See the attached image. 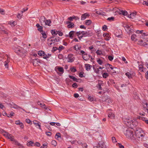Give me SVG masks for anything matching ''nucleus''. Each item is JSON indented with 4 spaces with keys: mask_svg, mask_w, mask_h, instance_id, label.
<instances>
[{
    "mask_svg": "<svg viewBox=\"0 0 148 148\" xmlns=\"http://www.w3.org/2000/svg\"><path fill=\"white\" fill-rule=\"evenodd\" d=\"M43 27L42 26H41L38 23V30L40 32H41L43 31Z\"/></svg>",
    "mask_w": 148,
    "mask_h": 148,
    "instance_id": "nucleus-31",
    "label": "nucleus"
},
{
    "mask_svg": "<svg viewBox=\"0 0 148 148\" xmlns=\"http://www.w3.org/2000/svg\"><path fill=\"white\" fill-rule=\"evenodd\" d=\"M143 4L144 5H146L147 6H148V1H144L143 2Z\"/></svg>",
    "mask_w": 148,
    "mask_h": 148,
    "instance_id": "nucleus-64",
    "label": "nucleus"
},
{
    "mask_svg": "<svg viewBox=\"0 0 148 148\" xmlns=\"http://www.w3.org/2000/svg\"><path fill=\"white\" fill-rule=\"evenodd\" d=\"M38 54L40 56H44L45 55V52L44 51L41 50L39 51L38 52Z\"/></svg>",
    "mask_w": 148,
    "mask_h": 148,
    "instance_id": "nucleus-25",
    "label": "nucleus"
},
{
    "mask_svg": "<svg viewBox=\"0 0 148 148\" xmlns=\"http://www.w3.org/2000/svg\"><path fill=\"white\" fill-rule=\"evenodd\" d=\"M3 135L7 138L8 139L13 142V143L15 145H19V144L18 142L14 138V136L6 132H4L3 133Z\"/></svg>",
    "mask_w": 148,
    "mask_h": 148,
    "instance_id": "nucleus-5",
    "label": "nucleus"
},
{
    "mask_svg": "<svg viewBox=\"0 0 148 148\" xmlns=\"http://www.w3.org/2000/svg\"><path fill=\"white\" fill-rule=\"evenodd\" d=\"M46 18L44 16H41L39 18V22L41 25H43L45 22Z\"/></svg>",
    "mask_w": 148,
    "mask_h": 148,
    "instance_id": "nucleus-17",
    "label": "nucleus"
},
{
    "mask_svg": "<svg viewBox=\"0 0 148 148\" xmlns=\"http://www.w3.org/2000/svg\"><path fill=\"white\" fill-rule=\"evenodd\" d=\"M124 133L126 136L128 138L134 140V135L133 131L130 128L124 130Z\"/></svg>",
    "mask_w": 148,
    "mask_h": 148,
    "instance_id": "nucleus-2",
    "label": "nucleus"
},
{
    "mask_svg": "<svg viewBox=\"0 0 148 148\" xmlns=\"http://www.w3.org/2000/svg\"><path fill=\"white\" fill-rule=\"evenodd\" d=\"M101 84H102L101 83H99L98 84L99 88V90H102V88L101 87Z\"/></svg>",
    "mask_w": 148,
    "mask_h": 148,
    "instance_id": "nucleus-63",
    "label": "nucleus"
},
{
    "mask_svg": "<svg viewBox=\"0 0 148 148\" xmlns=\"http://www.w3.org/2000/svg\"><path fill=\"white\" fill-rule=\"evenodd\" d=\"M143 106L145 109H146L148 111V105L147 103H144Z\"/></svg>",
    "mask_w": 148,
    "mask_h": 148,
    "instance_id": "nucleus-42",
    "label": "nucleus"
},
{
    "mask_svg": "<svg viewBox=\"0 0 148 148\" xmlns=\"http://www.w3.org/2000/svg\"><path fill=\"white\" fill-rule=\"evenodd\" d=\"M42 37L43 38H47V35L45 32V33H43L42 35Z\"/></svg>",
    "mask_w": 148,
    "mask_h": 148,
    "instance_id": "nucleus-61",
    "label": "nucleus"
},
{
    "mask_svg": "<svg viewBox=\"0 0 148 148\" xmlns=\"http://www.w3.org/2000/svg\"><path fill=\"white\" fill-rule=\"evenodd\" d=\"M58 57L59 59H62L63 58V56L61 54H59L58 56Z\"/></svg>",
    "mask_w": 148,
    "mask_h": 148,
    "instance_id": "nucleus-58",
    "label": "nucleus"
},
{
    "mask_svg": "<svg viewBox=\"0 0 148 148\" xmlns=\"http://www.w3.org/2000/svg\"><path fill=\"white\" fill-rule=\"evenodd\" d=\"M102 28L103 30L104 31H106L108 29L106 25H103Z\"/></svg>",
    "mask_w": 148,
    "mask_h": 148,
    "instance_id": "nucleus-48",
    "label": "nucleus"
},
{
    "mask_svg": "<svg viewBox=\"0 0 148 148\" xmlns=\"http://www.w3.org/2000/svg\"><path fill=\"white\" fill-rule=\"evenodd\" d=\"M47 143H44L42 145L40 148H47Z\"/></svg>",
    "mask_w": 148,
    "mask_h": 148,
    "instance_id": "nucleus-49",
    "label": "nucleus"
},
{
    "mask_svg": "<svg viewBox=\"0 0 148 148\" xmlns=\"http://www.w3.org/2000/svg\"><path fill=\"white\" fill-rule=\"evenodd\" d=\"M89 16V14H88L85 13L82 15L81 16V20H84L87 17Z\"/></svg>",
    "mask_w": 148,
    "mask_h": 148,
    "instance_id": "nucleus-22",
    "label": "nucleus"
},
{
    "mask_svg": "<svg viewBox=\"0 0 148 148\" xmlns=\"http://www.w3.org/2000/svg\"><path fill=\"white\" fill-rule=\"evenodd\" d=\"M23 16V14H19V13H18L17 15V18H18L19 19H21V17H22V16Z\"/></svg>",
    "mask_w": 148,
    "mask_h": 148,
    "instance_id": "nucleus-51",
    "label": "nucleus"
},
{
    "mask_svg": "<svg viewBox=\"0 0 148 148\" xmlns=\"http://www.w3.org/2000/svg\"><path fill=\"white\" fill-rule=\"evenodd\" d=\"M72 86L74 88H75L77 87L78 85L76 83H74L72 84Z\"/></svg>",
    "mask_w": 148,
    "mask_h": 148,
    "instance_id": "nucleus-59",
    "label": "nucleus"
},
{
    "mask_svg": "<svg viewBox=\"0 0 148 148\" xmlns=\"http://www.w3.org/2000/svg\"><path fill=\"white\" fill-rule=\"evenodd\" d=\"M51 56V54L48 53L47 55H45V56H43V58L45 59H47V58H49V57Z\"/></svg>",
    "mask_w": 148,
    "mask_h": 148,
    "instance_id": "nucleus-45",
    "label": "nucleus"
},
{
    "mask_svg": "<svg viewBox=\"0 0 148 148\" xmlns=\"http://www.w3.org/2000/svg\"><path fill=\"white\" fill-rule=\"evenodd\" d=\"M112 142L113 143H116L117 142V141L116 140L114 137H112Z\"/></svg>",
    "mask_w": 148,
    "mask_h": 148,
    "instance_id": "nucleus-62",
    "label": "nucleus"
},
{
    "mask_svg": "<svg viewBox=\"0 0 148 148\" xmlns=\"http://www.w3.org/2000/svg\"><path fill=\"white\" fill-rule=\"evenodd\" d=\"M51 143L52 145H54L55 147L56 146L57 144L55 140H52Z\"/></svg>",
    "mask_w": 148,
    "mask_h": 148,
    "instance_id": "nucleus-54",
    "label": "nucleus"
},
{
    "mask_svg": "<svg viewBox=\"0 0 148 148\" xmlns=\"http://www.w3.org/2000/svg\"><path fill=\"white\" fill-rule=\"evenodd\" d=\"M96 13L99 15H100L102 16H104L106 15L105 12H101L99 11H97L96 12Z\"/></svg>",
    "mask_w": 148,
    "mask_h": 148,
    "instance_id": "nucleus-30",
    "label": "nucleus"
},
{
    "mask_svg": "<svg viewBox=\"0 0 148 148\" xmlns=\"http://www.w3.org/2000/svg\"><path fill=\"white\" fill-rule=\"evenodd\" d=\"M98 146H95L94 148H106L104 143L103 142H99L98 143Z\"/></svg>",
    "mask_w": 148,
    "mask_h": 148,
    "instance_id": "nucleus-12",
    "label": "nucleus"
},
{
    "mask_svg": "<svg viewBox=\"0 0 148 148\" xmlns=\"http://www.w3.org/2000/svg\"><path fill=\"white\" fill-rule=\"evenodd\" d=\"M8 24L12 26H14L15 25V22L12 21L9 22Z\"/></svg>",
    "mask_w": 148,
    "mask_h": 148,
    "instance_id": "nucleus-47",
    "label": "nucleus"
},
{
    "mask_svg": "<svg viewBox=\"0 0 148 148\" xmlns=\"http://www.w3.org/2000/svg\"><path fill=\"white\" fill-rule=\"evenodd\" d=\"M108 76V74L107 73H104L102 75L103 77V78H106Z\"/></svg>",
    "mask_w": 148,
    "mask_h": 148,
    "instance_id": "nucleus-50",
    "label": "nucleus"
},
{
    "mask_svg": "<svg viewBox=\"0 0 148 148\" xmlns=\"http://www.w3.org/2000/svg\"><path fill=\"white\" fill-rule=\"evenodd\" d=\"M38 105H39L42 108L45 109V110H47L48 108L46 105L44 103H40V101H38Z\"/></svg>",
    "mask_w": 148,
    "mask_h": 148,
    "instance_id": "nucleus-16",
    "label": "nucleus"
},
{
    "mask_svg": "<svg viewBox=\"0 0 148 148\" xmlns=\"http://www.w3.org/2000/svg\"><path fill=\"white\" fill-rule=\"evenodd\" d=\"M59 37L55 38L54 36H52L49 38L48 40L47 43L48 45H51L53 44V45H56V42L59 41Z\"/></svg>",
    "mask_w": 148,
    "mask_h": 148,
    "instance_id": "nucleus-4",
    "label": "nucleus"
},
{
    "mask_svg": "<svg viewBox=\"0 0 148 148\" xmlns=\"http://www.w3.org/2000/svg\"><path fill=\"white\" fill-rule=\"evenodd\" d=\"M82 57L85 60H88L90 58V56L87 53L82 55Z\"/></svg>",
    "mask_w": 148,
    "mask_h": 148,
    "instance_id": "nucleus-23",
    "label": "nucleus"
},
{
    "mask_svg": "<svg viewBox=\"0 0 148 148\" xmlns=\"http://www.w3.org/2000/svg\"><path fill=\"white\" fill-rule=\"evenodd\" d=\"M10 107L11 108H13L16 109H19V108L21 109V107H19L18 105H16V104L15 103H12V104H10ZM22 109L23 110H24L23 109H22Z\"/></svg>",
    "mask_w": 148,
    "mask_h": 148,
    "instance_id": "nucleus-19",
    "label": "nucleus"
},
{
    "mask_svg": "<svg viewBox=\"0 0 148 148\" xmlns=\"http://www.w3.org/2000/svg\"><path fill=\"white\" fill-rule=\"evenodd\" d=\"M143 132L140 129L138 128L135 131L134 140L136 139L139 141L141 140L144 137L142 134Z\"/></svg>",
    "mask_w": 148,
    "mask_h": 148,
    "instance_id": "nucleus-1",
    "label": "nucleus"
},
{
    "mask_svg": "<svg viewBox=\"0 0 148 148\" xmlns=\"http://www.w3.org/2000/svg\"><path fill=\"white\" fill-rule=\"evenodd\" d=\"M92 21L90 20H86L85 21V23L86 25H89L91 23Z\"/></svg>",
    "mask_w": 148,
    "mask_h": 148,
    "instance_id": "nucleus-34",
    "label": "nucleus"
},
{
    "mask_svg": "<svg viewBox=\"0 0 148 148\" xmlns=\"http://www.w3.org/2000/svg\"><path fill=\"white\" fill-rule=\"evenodd\" d=\"M67 27L68 28H73L74 27V24L72 22L71 23L68 25Z\"/></svg>",
    "mask_w": 148,
    "mask_h": 148,
    "instance_id": "nucleus-40",
    "label": "nucleus"
},
{
    "mask_svg": "<svg viewBox=\"0 0 148 148\" xmlns=\"http://www.w3.org/2000/svg\"><path fill=\"white\" fill-rule=\"evenodd\" d=\"M113 56H109L108 57V59L110 61H112L113 59Z\"/></svg>",
    "mask_w": 148,
    "mask_h": 148,
    "instance_id": "nucleus-53",
    "label": "nucleus"
},
{
    "mask_svg": "<svg viewBox=\"0 0 148 148\" xmlns=\"http://www.w3.org/2000/svg\"><path fill=\"white\" fill-rule=\"evenodd\" d=\"M127 76L129 79H131L132 78V74H131L129 72H127L125 74Z\"/></svg>",
    "mask_w": 148,
    "mask_h": 148,
    "instance_id": "nucleus-38",
    "label": "nucleus"
},
{
    "mask_svg": "<svg viewBox=\"0 0 148 148\" xmlns=\"http://www.w3.org/2000/svg\"><path fill=\"white\" fill-rule=\"evenodd\" d=\"M117 12L119 14L122 15L124 16H128L127 13L125 10H121L119 9V10L117 11Z\"/></svg>",
    "mask_w": 148,
    "mask_h": 148,
    "instance_id": "nucleus-10",
    "label": "nucleus"
},
{
    "mask_svg": "<svg viewBox=\"0 0 148 148\" xmlns=\"http://www.w3.org/2000/svg\"><path fill=\"white\" fill-rule=\"evenodd\" d=\"M27 145L28 146H32L35 145L36 146V144L34 143V142L30 141L27 143Z\"/></svg>",
    "mask_w": 148,
    "mask_h": 148,
    "instance_id": "nucleus-28",
    "label": "nucleus"
},
{
    "mask_svg": "<svg viewBox=\"0 0 148 148\" xmlns=\"http://www.w3.org/2000/svg\"><path fill=\"white\" fill-rule=\"evenodd\" d=\"M64 47H59V48H58L57 47H53V50L52 51L54 52L56 51L58 49L59 52H60V51L62 49H64Z\"/></svg>",
    "mask_w": 148,
    "mask_h": 148,
    "instance_id": "nucleus-15",
    "label": "nucleus"
},
{
    "mask_svg": "<svg viewBox=\"0 0 148 148\" xmlns=\"http://www.w3.org/2000/svg\"><path fill=\"white\" fill-rule=\"evenodd\" d=\"M138 118L139 119L142 120L143 121H145V120H147V119H146L145 117H143L138 116Z\"/></svg>",
    "mask_w": 148,
    "mask_h": 148,
    "instance_id": "nucleus-46",
    "label": "nucleus"
},
{
    "mask_svg": "<svg viewBox=\"0 0 148 148\" xmlns=\"http://www.w3.org/2000/svg\"><path fill=\"white\" fill-rule=\"evenodd\" d=\"M104 52L103 50H98L96 52L97 55L100 56L103 55Z\"/></svg>",
    "mask_w": 148,
    "mask_h": 148,
    "instance_id": "nucleus-24",
    "label": "nucleus"
},
{
    "mask_svg": "<svg viewBox=\"0 0 148 148\" xmlns=\"http://www.w3.org/2000/svg\"><path fill=\"white\" fill-rule=\"evenodd\" d=\"M88 99L91 101H92L94 100V98H93V97L90 96H88Z\"/></svg>",
    "mask_w": 148,
    "mask_h": 148,
    "instance_id": "nucleus-56",
    "label": "nucleus"
},
{
    "mask_svg": "<svg viewBox=\"0 0 148 148\" xmlns=\"http://www.w3.org/2000/svg\"><path fill=\"white\" fill-rule=\"evenodd\" d=\"M82 34L83 35V37L89 36L92 34V32L90 31L86 32H81Z\"/></svg>",
    "mask_w": 148,
    "mask_h": 148,
    "instance_id": "nucleus-8",
    "label": "nucleus"
},
{
    "mask_svg": "<svg viewBox=\"0 0 148 148\" xmlns=\"http://www.w3.org/2000/svg\"><path fill=\"white\" fill-rule=\"evenodd\" d=\"M67 61L69 62H72L74 61V57L72 54H70L68 55Z\"/></svg>",
    "mask_w": 148,
    "mask_h": 148,
    "instance_id": "nucleus-13",
    "label": "nucleus"
},
{
    "mask_svg": "<svg viewBox=\"0 0 148 148\" xmlns=\"http://www.w3.org/2000/svg\"><path fill=\"white\" fill-rule=\"evenodd\" d=\"M126 31L127 33L129 34L133 33L134 31L132 26L131 25L129 26L128 27Z\"/></svg>",
    "mask_w": 148,
    "mask_h": 148,
    "instance_id": "nucleus-11",
    "label": "nucleus"
},
{
    "mask_svg": "<svg viewBox=\"0 0 148 148\" xmlns=\"http://www.w3.org/2000/svg\"><path fill=\"white\" fill-rule=\"evenodd\" d=\"M114 115L112 112L109 113L108 116V118H114Z\"/></svg>",
    "mask_w": 148,
    "mask_h": 148,
    "instance_id": "nucleus-36",
    "label": "nucleus"
},
{
    "mask_svg": "<svg viewBox=\"0 0 148 148\" xmlns=\"http://www.w3.org/2000/svg\"><path fill=\"white\" fill-rule=\"evenodd\" d=\"M97 62L100 65H101L103 63L102 61L100 59H98L97 60Z\"/></svg>",
    "mask_w": 148,
    "mask_h": 148,
    "instance_id": "nucleus-52",
    "label": "nucleus"
},
{
    "mask_svg": "<svg viewBox=\"0 0 148 148\" xmlns=\"http://www.w3.org/2000/svg\"><path fill=\"white\" fill-rule=\"evenodd\" d=\"M31 55L32 56L31 58L32 60H35V61L33 62V65L35 66H36L37 65V59H35V58H36L37 55L36 53H34L33 51H32L31 54Z\"/></svg>",
    "mask_w": 148,
    "mask_h": 148,
    "instance_id": "nucleus-6",
    "label": "nucleus"
},
{
    "mask_svg": "<svg viewBox=\"0 0 148 148\" xmlns=\"http://www.w3.org/2000/svg\"><path fill=\"white\" fill-rule=\"evenodd\" d=\"M139 70H140L141 72H143V66L142 65H139L138 66Z\"/></svg>",
    "mask_w": 148,
    "mask_h": 148,
    "instance_id": "nucleus-43",
    "label": "nucleus"
},
{
    "mask_svg": "<svg viewBox=\"0 0 148 148\" xmlns=\"http://www.w3.org/2000/svg\"><path fill=\"white\" fill-rule=\"evenodd\" d=\"M10 62V59L8 58L4 62V66L5 68L8 69L9 68L8 63Z\"/></svg>",
    "mask_w": 148,
    "mask_h": 148,
    "instance_id": "nucleus-21",
    "label": "nucleus"
},
{
    "mask_svg": "<svg viewBox=\"0 0 148 148\" xmlns=\"http://www.w3.org/2000/svg\"><path fill=\"white\" fill-rule=\"evenodd\" d=\"M69 77L71 79H72L74 81H76L77 82H79L78 80H81L80 79H78L76 78L73 76L69 75Z\"/></svg>",
    "mask_w": 148,
    "mask_h": 148,
    "instance_id": "nucleus-27",
    "label": "nucleus"
},
{
    "mask_svg": "<svg viewBox=\"0 0 148 148\" xmlns=\"http://www.w3.org/2000/svg\"><path fill=\"white\" fill-rule=\"evenodd\" d=\"M86 70L87 71H89L90 70L92 67V66L89 64H85Z\"/></svg>",
    "mask_w": 148,
    "mask_h": 148,
    "instance_id": "nucleus-26",
    "label": "nucleus"
},
{
    "mask_svg": "<svg viewBox=\"0 0 148 148\" xmlns=\"http://www.w3.org/2000/svg\"><path fill=\"white\" fill-rule=\"evenodd\" d=\"M45 25H48L49 26H51L50 23H51V21L49 19L48 20H47L46 21H45Z\"/></svg>",
    "mask_w": 148,
    "mask_h": 148,
    "instance_id": "nucleus-37",
    "label": "nucleus"
},
{
    "mask_svg": "<svg viewBox=\"0 0 148 148\" xmlns=\"http://www.w3.org/2000/svg\"><path fill=\"white\" fill-rule=\"evenodd\" d=\"M81 33V32L80 31L78 32H76V34L78 36V38L79 40H81L83 37V35L81 36H80L81 34H82V33Z\"/></svg>",
    "mask_w": 148,
    "mask_h": 148,
    "instance_id": "nucleus-29",
    "label": "nucleus"
},
{
    "mask_svg": "<svg viewBox=\"0 0 148 148\" xmlns=\"http://www.w3.org/2000/svg\"><path fill=\"white\" fill-rule=\"evenodd\" d=\"M102 99L103 101H105L108 103H112V101L111 99L108 97H103L102 98Z\"/></svg>",
    "mask_w": 148,
    "mask_h": 148,
    "instance_id": "nucleus-7",
    "label": "nucleus"
},
{
    "mask_svg": "<svg viewBox=\"0 0 148 148\" xmlns=\"http://www.w3.org/2000/svg\"><path fill=\"white\" fill-rule=\"evenodd\" d=\"M122 34V31L121 30H117L114 33V35L116 36L119 38L121 37V35Z\"/></svg>",
    "mask_w": 148,
    "mask_h": 148,
    "instance_id": "nucleus-18",
    "label": "nucleus"
},
{
    "mask_svg": "<svg viewBox=\"0 0 148 148\" xmlns=\"http://www.w3.org/2000/svg\"><path fill=\"white\" fill-rule=\"evenodd\" d=\"M114 17H111L107 18V20L110 21H112L114 20Z\"/></svg>",
    "mask_w": 148,
    "mask_h": 148,
    "instance_id": "nucleus-44",
    "label": "nucleus"
},
{
    "mask_svg": "<svg viewBox=\"0 0 148 148\" xmlns=\"http://www.w3.org/2000/svg\"><path fill=\"white\" fill-rule=\"evenodd\" d=\"M124 123L128 127H132V126H135L138 124L137 122L134 121H133L132 119H126L124 121Z\"/></svg>",
    "mask_w": 148,
    "mask_h": 148,
    "instance_id": "nucleus-3",
    "label": "nucleus"
},
{
    "mask_svg": "<svg viewBox=\"0 0 148 148\" xmlns=\"http://www.w3.org/2000/svg\"><path fill=\"white\" fill-rule=\"evenodd\" d=\"M71 71L73 73H74L77 70L76 69L74 68H72L70 69Z\"/></svg>",
    "mask_w": 148,
    "mask_h": 148,
    "instance_id": "nucleus-57",
    "label": "nucleus"
},
{
    "mask_svg": "<svg viewBox=\"0 0 148 148\" xmlns=\"http://www.w3.org/2000/svg\"><path fill=\"white\" fill-rule=\"evenodd\" d=\"M107 66H109L108 67V69H109L110 68V69H111L113 71L112 72V73H116V71H117V69L116 67H112V66L109 64H107Z\"/></svg>",
    "mask_w": 148,
    "mask_h": 148,
    "instance_id": "nucleus-9",
    "label": "nucleus"
},
{
    "mask_svg": "<svg viewBox=\"0 0 148 148\" xmlns=\"http://www.w3.org/2000/svg\"><path fill=\"white\" fill-rule=\"evenodd\" d=\"M57 31L55 29L52 30L51 31V33L52 34V35L53 36H56L57 34Z\"/></svg>",
    "mask_w": 148,
    "mask_h": 148,
    "instance_id": "nucleus-35",
    "label": "nucleus"
},
{
    "mask_svg": "<svg viewBox=\"0 0 148 148\" xmlns=\"http://www.w3.org/2000/svg\"><path fill=\"white\" fill-rule=\"evenodd\" d=\"M55 138H56L57 139H58V138H61V135L60 133L58 132L57 133L56 135H55Z\"/></svg>",
    "mask_w": 148,
    "mask_h": 148,
    "instance_id": "nucleus-41",
    "label": "nucleus"
},
{
    "mask_svg": "<svg viewBox=\"0 0 148 148\" xmlns=\"http://www.w3.org/2000/svg\"><path fill=\"white\" fill-rule=\"evenodd\" d=\"M57 67V69L59 71L61 72L62 73H64V69L63 67Z\"/></svg>",
    "mask_w": 148,
    "mask_h": 148,
    "instance_id": "nucleus-32",
    "label": "nucleus"
},
{
    "mask_svg": "<svg viewBox=\"0 0 148 148\" xmlns=\"http://www.w3.org/2000/svg\"><path fill=\"white\" fill-rule=\"evenodd\" d=\"M140 43L143 46H145V45H148V43L143 42L142 40H141L140 41Z\"/></svg>",
    "mask_w": 148,
    "mask_h": 148,
    "instance_id": "nucleus-33",
    "label": "nucleus"
},
{
    "mask_svg": "<svg viewBox=\"0 0 148 148\" xmlns=\"http://www.w3.org/2000/svg\"><path fill=\"white\" fill-rule=\"evenodd\" d=\"M75 32V31H72L70 32L69 33V37L71 38L73 37L74 34V33Z\"/></svg>",
    "mask_w": 148,
    "mask_h": 148,
    "instance_id": "nucleus-39",
    "label": "nucleus"
},
{
    "mask_svg": "<svg viewBox=\"0 0 148 148\" xmlns=\"http://www.w3.org/2000/svg\"><path fill=\"white\" fill-rule=\"evenodd\" d=\"M137 12L134 11L131 13L130 14H128L127 17L132 19L134 18L136 15Z\"/></svg>",
    "mask_w": 148,
    "mask_h": 148,
    "instance_id": "nucleus-14",
    "label": "nucleus"
},
{
    "mask_svg": "<svg viewBox=\"0 0 148 148\" xmlns=\"http://www.w3.org/2000/svg\"><path fill=\"white\" fill-rule=\"evenodd\" d=\"M142 37H144L145 36H148V34L146 33H143L142 34Z\"/></svg>",
    "mask_w": 148,
    "mask_h": 148,
    "instance_id": "nucleus-60",
    "label": "nucleus"
},
{
    "mask_svg": "<svg viewBox=\"0 0 148 148\" xmlns=\"http://www.w3.org/2000/svg\"><path fill=\"white\" fill-rule=\"evenodd\" d=\"M136 37V35H135L134 34H132V35L131 37V38L132 40H134Z\"/></svg>",
    "mask_w": 148,
    "mask_h": 148,
    "instance_id": "nucleus-55",
    "label": "nucleus"
},
{
    "mask_svg": "<svg viewBox=\"0 0 148 148\" xmlns=\"http://www.w3.org/2000/svg\"><path fill=\"white\" fill-rule=\"evenodd\" d=\"M14 50L15 51V52L16 53H17L18 54H19L20 55H22V53L21 52V50H22V49L21 48V49L18 48V47H15V48L14 49Z\"/></svg>",
    "mask_w": 148,
    "mask_h": 148,
    "instance_id": "nucleus-20",
    "label": "nucleus"
}]
</instances>
